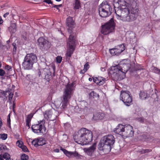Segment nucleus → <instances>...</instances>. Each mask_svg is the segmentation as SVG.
Instances as JSON below:
<instances>
[{
  "label": "nucleus",
  "instance_id": "6ab92c4d",
  "mask_svg": "<svg viewBox=\"0 0 160 160\" xmlns=\"http://www.w3.org/2000/svg\"><path fill=\"white\" fill-rule=\"evenodd\" d=\"M106 79L102 77H95L93 78V82L99 85H102L104 84Z\"/></svg>",
  "mask_w": 160,
  "mask_h": 160
},
{
  "label": "nucleus",
  "instance_id": "c9c22d12",
  "mask_svg": "<svg viewBox=\"0 0 160 160\" xmlns=\"http://www.w3.org/2000/svg\"><path fill=\"white\" fill-rule=\"evenodd\" d=\"M7 138V135L6 134L3 133L0 134V138L5 140Z\"/></svg>",
  "mask_w": 160,
  "mask_h": 160
},
{
  "label": "nucleus",
  "instance_id": "0e129e2a",
  "mask_svg": "<svg viewBox=\"0 0 160 160\" xmlns=\"http://www.w3.org/2000/svg\"><path fill=\"white\" fill-rule=\"evenodd\" d=\"M15 103L13 102V109L14 108V107L15 106Z\"/></svg>",
  "mask_w": 160,
  "mask_h": 160
},
{
  "label": "nucleus",
  "instance_id": "bf43d9fd",
  "mask_svg": "<svg viewBox=\"0 0 160 160\" xmlns=\"http://www.w3.org/2000/svg\"><path fill=\"white\" fill-rule=\"evenodd\" d=\"M3 22V20L2 19V18L0 17V24H1Z\"/></svg>",
  "mask_w": 160,
  "mask_h": 160
},
{
  "label": "nucleus",
  "instance_id": "603ef678",
  "mask_svg": "<svg viewBox=\"0 0 160 160\" xmlns=\"http://www.w3.org/2000/svg\"><path fill=\"white\" fill-rule=\"evenodd\" d=\"M26 126H27L29 128H30V123L31 122L26 121Z\"/></svg>",
  "mask_w": 160,
  "mask_h": 160
},
{
  "label": "nucleus",
  "instance_id": "8fccbe9b",
  "mask_svg": "<svg viewBox=\"0 0 160 160\" xmlns=\"http://www.w3.org/2000/svg\"><path fill=\"white\" fill-rule=\"evenodd\" d=\"M154 71L158 73L160 72V70L159 69H158L156 68H154Z\"/></svg>",
  "mask_w": 160,
  "mask_h": 160
},
{
  "label": "nucleus",
  "instance_id": "f704fd0d",
  "mask_svg": "<svg viewBox=\"0 0 160 160\" xmlns=\"http://www.w3.org/2000/svg\"><path fill=\"white\" fill-rule=\"evenodd\" d=\"M28 156L25 154L22 155L21 157V160H28Z\"/></svg>",
  "mask_w": 160,
  "mask_h": 160
},
{
  "label": "nucleus",
  "instance_id": "a878e982",
  "mask_svg": "<svg viewBox=\"0 0 160 160\" xmlns=\"http://www.w3.org/2000/svg\"><path fill=\"white\" fill-rule=\"evenodd\" d=\"M8 30L11 33H14L16 31V24L12 23L9 27Z\"/></svg>",
  "mask_w": 160,
  "mask_h": 160
},
{
  "label": "nucleus",
  "instance_id": "69168bd1",
  "mask_svg": "<svg viewBox=\"0 0 160 160\" xmlns=\"http://www.w3.org/2000/svg\"><path fill=\"white\" fill-rule=\"evenodd\" d=\"M58 8H59V7H62V4H60V5H58Z\"/></svg>",
  "mask_w": 160,
  "mask_h": 160
},
{
  "label": "nucleus",
  "instance_id": "e2e57ef3",
  "mask_svg": "<svg viewBox=\"0 0 160 160\" xmlns=\"http://www.w3.org/2000/svg\"><path fill=\"white\" fill-rule=\"evenodd\" d=\"M3 47V46L2 45L1 42H0V48H2Z\"/></svg>",
  "mask_w": 160,
  "mask_h": 160
},
{
  "label": "nucleus",
  "instance_id": "9b49d317",
  "mask_svg": "<svg viewBox=\"0 0 160 160\" xmlns=\"http://www.w3.org/2000/svg\"><path fill=\"white\" fill-rule=\"evenodd\" d=\"M58 114V112L54 109L48 110L43 113L44 118L51 121H53L55 119Z\"/></svg>",
  "mask_w": 160,
  "mask_h": 160
},
{
  "label": "nucleus",
  "instance_id": "5701e85b",
  "mask_svg": "<svg viewBox=\"0 0 160 160\" xmlns=\"http://www.w3.org/2000/svg\"><path fill=\"white\" fill-rule=\"evenodd\" d=\"M42 73V74L45 75V78L46 80L48 81L50 78H51V73L49 70L46 68H44Z\"/></svg>",
  "mask_w": 160,
  "mask_h": 160
},
{
  "label": "nucleus",
  "instance_id": "a211bd4d",
  "mask_svg": "<svg viewBox=\"0 0 160 160\" xmlns=\"http://www.w3.org/2000/svg\"><path fill=\"white\" fill-rule=\"evenodd\" d=\"M99 13L100 16L103 18H106L110 15L112 12H109L105 10L102 9L101 8H98Z\"/></svg>",
  "mask_w": 160,
  "mask_h": 160
},
{
  "label": "nucleus",
  "instance_id": "ddd939ff",
  "mask_svg": "<svg viewBox=\"0 0 160 160\" xmlns=\"http://www.w3.org/2000/svg\"><path fill=\"white\" fill-rule=\"evenodd\" d=\"M119 65L112 66L111 67L110 73L113 76L118 78L120 75H122Z\"/></svg>",
  "mask_w": 160,
  "mask_h": 160
},
{
  "label": "nucleus",
  "instance_id": "4c0bfd02",
  "mask_svg": "<svg viewBox=\"0 0 160 160\" xmlns=\"http://www.w3.org/2000/svg\"><path fill=\"white\" fill-rule=\"evenodd\" d=\"M38 139H35L34 140H33L32 142V144L34 145L36 147H37L38 146Z\"/></svg>",
  "mask_w": 160,
  "mask_h": 160
},
{
  "label": "nucleus",
  "instance_id": "cd10ccee",
  "mask_svg": "<svg viewBox=\"0 0 160 160\" xmlns=\"http://www.w3.org/2000/svg\"><path fill=\"white\" fill-rule=\"evenodd\" d=\"M80 105L82 107V108L84 110L87 111L88 109V104L85 101H82L81 102Z\"/></svg>",
  "mask_w": 160,
  "mask_h": 160
},
{
  "label": "nucleus",
  "instance_id": "3c124183",
  "mask_svg": "<svg viewBox=\"0 0 160 160\" xmlns=\"http://www.w3.org/2000/svg\"><path fill=\"white\" fill-rule=\"evenodd\" d=\"M44 1L48 4H52V2L50 0H44Z\"/></svg>",
  "mask_w": 160,
  "mask_h": 160
},
{
  "label": "nucleus",
  "instance_id": "4468645a",
  "mask_svg": "<svg viewBox=\"0 0 160 160\" xmlns=\"http://www.w3.org/2000/svg\"><path fill=\"white\" fill-rule=\"evenodd\" d=\"M60 150H62L66 155L68 157H75L76 159H78L80 158L81 155H79L76 152H69L66 149L61 147Z\"/></svg>",
  "mask_w": 160,
  "mask_h": 160
},
{
  "label": "nucleus",
  "instance_id": "a18cd8bd",
  "mask_svg": "<svg viewBox=\"0 0 160 160\" xmlns=\"http://www.w3.org/2000/svg\"><path fill=\"white\" fill-rule=\"evenodd\" d=\"M89 68V65L88 64V62H87L84 65V69L85 70L87 71V70Z\"/></svg>",
  "mask_w": 160,
  "mask_h": 160
},
{
  "label": "nucleus",
  "instance_id": "c03bdc74",
  "mask_svg": "<svg viewBox=\"0 0 160 160\" xmlns=\"http://www.w3.org/2000/svg\"><path fill=\"white\" fill-rule=\"evenodd\" d=\"M12 46L13 47V53L14 54L16 53L17 49V47H16V44L15 43H13Z\"/></svg>",
  "mask_w": 160,
  "mask_h": 160
},
{
  "label": "nucleus",
  "instance_id": "f3484780",
  "mask_svg": "<svg viewBox=\"0 0 160 160\" xmlns=\"http://www.w3.org/2000/svg\"><path fill=\"white\" fill-rule=\"evenodd\" d=\"M126 126L122 124H118L115 128L114 132L122 137L123 133L124 132Z\"/></svg>",
  "mask_w": 160,
  "mask_h": 160
},
{
  "label": "nucleus",
  "instance_id": "ea45409f",
  "mask_svg": "<svg viewBox=\"0 0 160 160\" xmlns=\"http://www.w3.org/2000/svg\"><path fill=\"white\" fill-rule=\"evenodd\" d=\"M16 144V145L20 148H21L23 145V142L19 140L17 142Z\"/></svg>",
  "mask_w": 160,
  "mask_h": 160
},
{
  "label": "nucleus",
  "instance_id": "2eb2a0df",
  "mask_svg": "<svg viewBox=\"0 0 160 160\" xmlns=\"http://www.w3.org/2000/svg\"><path fill=\"white\" fill-rule=\"evenodd\" d=\"M66 24L67 26L69 28V29H68V32L70 34V32L69 33V31H71V32L72 33H73V35L74 36V33L72 32V30L70 29V28H73L75 23L73 19V18L72 17H69L68 18H67L66 19Z\"/></svg>",
  "mask_w": 160,
  "mask_h": 160
},
{
  "label": "nucleus",
  "instance_id": "338daca9",
  "mask_svg": "<svg viewBox=\"0 0 160 160\" xmlns=\"http://www.w3.org/2000/svg\"><path fill=\"white\" fill-rule=\"evenodd\" d=\"M88 80L89 81H92V78H89L88 79Z\"/></svg>",
  "mask_w": 160,
  "mask_h": 160
},
{
  "label": "nucleus",
  "instance_id": "49530a36",
  "mask_svg": "<svg viewBox=\"0 0 160 160\" xmlns=\"http://www.w3.org/2000/svg\"><path fill=\"white\" fill-rule=\"evenodd\" d=\"M142 69V68H141V66L140 65H138L135 67V69L136 71Z\"/></svg>",
  "mask_w": 160,
  "mask_h": 160
},
{
  "label": "nucleus",
  "instance_id": "6e6d98bb",
  "mask_svg": "<svg viewBox=\"0 0 160 160\" xmlns=\"http://www.w3.org/2000/svg\"><path fill=\"white\" fill-rule=\"evenodd\" d=\"M105 70H106V69H105V68L101 67V70L102 71L104 72L105 71Z\"/></svg>",
  "mask_w": 160,
  "mask_h": 160
},
{
  "label": "nucleus",
  "instance_id": "6e6552de",
  "mask_svg": "<svg viewBox=\"0 0 160 160\" xmlns=\"http://www.w3.org/2000/svg\"><path fill=\"white\" fill-rule=\"evenodd\" d=\"M71 31H69L70 32V35L68 39V46L69 48L67 49V53L66 54L67 57L70 58L73 53L75 48V37L72 34L73 33L71 32Z\"/></svg>",
  "mask_w": 160,
  "mask_h": 160
},
{
  "label": "nucleus",
  "instance_id": "680f3d73",
  "mask_svg": "<svg viewBox=\"0 0 160 160\" xmlns=\"http://www.w3.org/2000/svg\"><path fill=\"white\" fill-rule=\"evenodd\" d=\"M38 75L39 76H40L41 74V72L39 70H38Z\"/></svg>",
  "mask_w": 160,
  "mask_h": 160
},
{
  "label": "nucleus",
  "instance_id": "58836bf2",
  "mask_svg": "<svg viewBox=\"0 0 160 160\" xmlns=\"http://www.w3.org/2000/svg\"><path fill=\"white\" fill-rule=\"evenodd\" d=\"M9 94L8 95V100L11 102L12 99V98L13 96V92H9V93H8Z\"/></svg>",
  "mask_w": 160,
  "mask_h": 160
},
{
  "label": "nucleus",
  "instance_id": "1a4fd4ad",
  "mask_svg": "<svg viewBox=\"0 0 160 160\" xmlns=\"http://www.w3.org/2000/svg\"><path fill=\"white\" fill-rule=\"evenodd\" d=\"M120 99L127 106H129L132 102V97L130 92L128 91L122 90L121 91Z\"/></svg>",
  "mask_w": 160,
  "mask_h": 160
},
{
  "label": "nucleus",
  "instance_id": "0eeeda50",
  "mask_svg": "<svg viewBox=\"0 0 160 160\" xmlns=\"http://www.w3.org/2000/svg\"><path fill=\"white\" fill-rule=\"evenodd\" d=\"M37 45L42 51H47L51 47V42L43 37L39 38L37 40Z\"/></svg>",
  "mask_w": 160,
  "mask_h": 160
},
{
  "label": "nucleus",
  "instance_id": "b1692460",
  "mask_svg": "<svg viewBox=\"0 0 160 160\" xmlns=\"http://www.w3.org/2000/svg\"><path fill=\"white\" fill-rule=\"evenodd\" d=\"M116 51V55H118L125 49V47L123 44L120 46L116 47L115 48Z\"/></svg>",
  "mask_w": 160,
  "mask_h": 160
},
{
  "label": "nucleus",
  "instance_id": "393cba45",
  "mask_svg": "<svg viewBox=\"0 0 160 160\" xmlns=\"http://www.w3.org/2000/svg\"><path fill=\"white\" fill-rule=\"evenodd\" d=\"M0 160H11L10 155L8 153H5L3 156L0 155Z\"/></svg>",
  "mask_w": 160,
  "mask_h": 160
},
{
  "label": "nucleus",
  "instance_id": "dca6fc26",
  "mask_svg": "<svg viewBox=\"0 0 160 160\" xmlns=\"http://www.w3.org/2000/svg\"><path fill=\"white\" fill-rule=\"evenodd\" d=\"M96 149V143H94L92 146L88 148L83 149L84 152L88 155L92 156Z\"/></svg>",
  "mask_w": 160,
  "mask_h": 160
},
{
  "label": "nucleus",
  "instance_id": "a19ab883",
  "mask_svg": "<svg viewBox=\"0 0 160 160\" xmlns=\"http://www.w3.org/2000/svg\"><path fill=\"white\" fill-rule=\"evenodd\" d=\"M62 58L61 56H58L56 58V60L58 63H60L62 61Z\"/></svg>",
  "mask_w": 160,
  "mask_h": 160
},
{
  "label": "nucleus",
  "instance_id": "412c9836",
  "mask_svg": "<svg viewBox=\"0 0 160 160\" xmlns=\"http://www.w3.org/2000/svg\"><path fill=\"white\" fill-rule=\"evenodd\" d=\"M99 8L108 11L112 12V9L111 6L108 4L107 2H103L99 6Z\"/></svg>",
  "mask_w": 160,
  "mask_h": 160
},
{
  "label": "nucleus",
  "instance_id": "9d476101",
  "mask_svg": "<svg viewBox=\"0 0 160 160\" xmlns=\"http://www.w3.org/2000/svg\"><path fill=\"white\" fill-rule=\"evenodd\" d=\"M38 123L32 125L31 128L35 133H43L45 132L46 128L44 126L45 121L43 119L38 122Z\"/></svg>",
  "mask_w": 160,
  "mask_h": 160
},
{
  "label": "nucleus",
  "instance_id": "423d86ee",
  "mask_svg": "<svg viewBox=\"0 0 160 160\" xmlns=\"http://www.w3.org/2000/svg\"><path fill=\"white\" fill-rule=\"evenodd\" d=\"M115 26L113 19L111 18L108 22L102 26L101 33L104 35H107L113 32L115 30Z\"/></svg>",
  "mask_w": 160,
  "mask_h": 160
},
{
  "label": "nucleus",
  "instance_id": "79ce46f5",
  "mask_svg": "<svg viewBox=\"0 0 160 160\" xmlns=\"http://www.w3.org/2000/svg\"><path fill=\"white\" fill-rule=\"evenodd\" d=\"M151 151V150L149 149H146L142 150L141 152L142 153H145Z\"/></svg>",
  "mask_w": 160,
  "mask_h": 160
},
{
  "label": "nucleus",
  "instance_id": "473e14b6",
  "mask_svg": "<svg viewBox=\"0 0 160 160\" xmlns=\"http://www.w3.org/2000/svg\"><path fill=\"white\" fill-rule=\"evenodd\" d=\"M33 116V114L31 113L28 115L26 119V121L31 122L32 118Z\"/></svg>",
  "mask_w": 160,
  "mask_h": 160
},
{
  "label": "nucleus",
  "instance_id": "2f4dec72",
  "mask_svg": "<svg viewBox=\"0 0 160 160\" xmlns=\"http://www.w3.org/2000/svg\"><path fill=\"white\" fill-rule=\"evenodd\" d=\"M118 2L121 6H125L126 5V2L124 0H119Z\"/></svg>",
  "mask_w": 160,
  "mask_h": 160
},
{
  "label": "nucleus",
  "instance_id": "c756f323",
  "mask_svg": "<svg viewBox=\"0 0 160 160\" xmlns=\"http://www.w3.org/2000/svg\"><path fill=\"white\" fill-rule=\"evenodd\" d=\"M147 97V93L144 91L140 92V97L142 99H145Z\"/></svg>",
  "mask_w": 160,
  "mask_h": 160
},
{
  "label": "nucleus",
  "instance_id": "37998d69",
  "mask_svg": "<svg viewBox=\"0 0 160 160\" xmlns=\"http://www.w3.org/2000/svg\"><path fill=\"white\" fill-rule=\"evenodd\" d=\"M21 148L22 149V150L24 152H27L28 151V149L27 147H26V146L24 145L22 146V147Z\"/></svg>",
  "mask_w": 160,
  "mask_h": 160
},
{
  "label": "nucleus",
  "instance_id": "864d4df0",
  "mask_svg": "<svg viewBox=\"0 0 160 160\" xmlns=\"http://www.w3.org/2000/svg\"><path fill=\"white\" fill-rule=\"evenodd\" d=\"M87 71L86 70H84V69H83V70H81L80 71V73H81V74H84L85 72H86Z\"/></svg>",
  "mask_w": 160,
  "mask_h": 160
},
{
  "label": "nucleus",
  "instance_id": "052dcab7",
  "mask_svg": "<svg viewBox=\"0 0 160 160\" xmlns=\"http://www.w3.org/2000/svg\"><path fill=\"white\" fill-rule=\"evenodd\" d=\"M52 8H58V5H53L52 7Z\"/></svg>",
  "mask_w": 160,
  "mask_h": 160
},
{
  "label": "nucleus",
  "instance_id": "aec40b11",
  "mask_svg": "<svg viewBox=\"0 0 160 160\" xmlns=\"http://www.w3.org/2000/svg\"><path fill=\"white\" fill-rule=\"evenodd\" d=\"M119 65V68L121 71V73L122 75H124L125 74V73L128 71L129 69V67L128 66V65L123 63V64H121Z\"/></svg>",
  "mask_w": 160,
  "mask_h": 160
},
{
  "label": "nucleus",
  "instance_id": "09e8293b",
  "mask_svg": "<svg viewBox=\"0 0 160 160\" xmlns=\"http://www.w3.org/2000/svg\"><path fill=\"white\" fill-rule=\"evenodd\" d=\"M5 68L8 71H11L12 70V68L11 67L8 65H7L5 66Z\"/></svg>",
  "mask_w": 160,
  "mask_h": 160
},
{
  "label": "nucleus",
  "instance_id": "de8ad7c7",
  "mask_svg": "<svg viewBox=\"0 0 160 160\" xmlns=\"http://www.w3.org/2000/svg\"><path fill=\"white\" fill-rule=\"evenodd\" d=\"M5 74V71L2 69H0V76H3Z\"/></svg>",
  "mask_w": 160,
  "mask_h": 160
},
{
  "label": "nucleus",
  "instance_id": "7ed1b4c3",
  "mask_svg": "<svg viewBox=\"0 0 160 160\" xmlns=\"http://www.w3.org/2000/svg\"><path fill=\"white\" fill-rule=\"evenodd\" d=\"M115 142V138L112 135L104 136L98 145V149L105 152H109L111 150V146Z\"/></svg>",
  "mask_w": 160,
  "mask_h": 160
},
{
  "label": "nucleus",
  "instance_id": "7c9ffc66",
  "mask_svg": "<svg viewBox=\"0 0 160 160\" xmlns=\"http://www.w3.org/2000/svg\"><path fill=\"white\" fill-rule=\"evenodd\" d=\"M74 8L75 9H77L80 7V4L79 0H75Z\"/></svg>",
  "mask_w": 160,
  "mask_h": 160
},
{
  "label": "nucleus",
  "instance_id": "774afa93",
  "mask_svg": "<svg viewBox=\"0 0 160 160\" xmlns=\"http://www.w3.org/2000/svg\"><path fill=\"white\" fill-rule=\"evenodd\" d=\"M2 122H1V121H0V127L2 126Z\"/></svg>",
  "mask_w": 160,
  "mask_h": 160
},
{
  "label": "nucleus",
  "instance_id": "f8f14e48",
  "mask_svg": "<svg viewBox=\"0 0 160 160\" xmlns=\"http://www.w3.org/2000/svg\"><path fill=\"white\" fill-rule=\"evenodd\" d=\"M133 131L132 127L130 125L126 126L124 132L123 133L122 137L127 138L133 136Z\"/></svg>",
  "mask_w": 160,
  "mask_h": 160
},
{
  "label": "nucleus",
  "instance_id": "4be33fe9",
  "mask_svg": "<svg viewBox=\"0 0 160 160\" xmlns=\"http://www.w3.org/2000/svg\"><path fill=\"white\" fill-rule=\"evenodd\" d=\"M104 117V114L102 112H96L94 113L92 118L94 120H97L102 119Z\"/></svg>",
  "mask_w": 160,
  "mask_h": 160
},
{
  "label": "nucleus",
  "instance_id": "13d9d810",
  "mask_svg": "<svg viewBox=\"0 0 160 160\" xmlns=\"http://www.w3.org/2000/svg\"><path fill=\"white\" fill-rule=\"evenodd\" d=\"M54 151L57 152H59V150L58 149H56L54 150Z\"/></svg>",
  "mask_w": 160,
  "mask_h": 160
},
{
  "label": "nucleus",
  "instance_id": "e433bc0d",
  "mask_svg": "<svg viewBox=\"0 0 160 160\" xmlns=\"http://www.w3.org/2000/svg\"><path fill=\"white\" fill-rule=\"evenodd\" d=\"M115 48H113L109 49L110 52L111 54L113 56L116 55V51Z\"/></svg>",
  "mask_w": 160,
  "mask_h": 160
},
{
  "label": "nucleus",
  "instance_id": "f03ea898",
  "mask_svg": "<svg viewBox=\"0 0 160 160\" xmlns=\"http://www.w3.org/2000/svg\"><path fill=\"white\" fill-rule=\"evenodd\" d=\"M92 132L86 128H82L75 133L73 138L75 142L81 144H88L92 140Z\"/></svg>",
  "mask_w": 160,
  "mask_h": 160
},
{
  "label": "nucleus",
  "instance_id": "39448f33",
  "mask_svg": "<svg viewBox=\"0 0 160 160\" xmlns=\"http://www.w3.org/2000/svg\"><path fill=\"white\" fill-rule=\"evenodd\" d=\"M36 55L33 53L27 54L24 58L22 65L24 69L30 70L32 69L33 65L37 62Z\"/></svg>",
  "mask_w": 160,
  "mask_h": 160
},
{
  "label": "nucleus",
  "instance_id": "5fc2aeb1",
  "mask_svg": "<svg viewBox=\"0 0 160 160\" xmlns=\"http://www.w3.org/2000/svg\"><path fill=\"white\" fill-rule=\"evenodd\" d=\"M7 123L9 124L10 123V117L7 119Z\"/></svg>",
  "mask_w": 160,
  "mask_h": 160
},
{
  "label": "nucleus",
  "instance_id": "c85d7f7f",
  "mask_svg": "<svg viewBox=\"0 0 160 160\" xmlns=\"http://www.w3.org/2000/svg\"><path fill=\"white\" fill-rule=\"evenodd\" d=\"M38 146H42L46 144V141L43 138H38Z\"/></svg>",
  "mask_w": 160,
  "mask_h": 160
},
{
  "label": "nucleus",
  "instance_id": "4d7b16f0",
  "mask_svg": "<svg viewBox=\"0 0 160 160\" xmlns=\"http://www.w3.org/2000/svg\"><path fill=\"white\" fill-rule=\"evenodd\" d=\"M9 14V13L8 12H7L6 13L4 14L3 15V17H4V18H5L6 17L7 15H8Z\"/></svg>",
  "mask_w": 160,
  "mask_h": 160
},
{
  "label": "nucleus",
  "instance_id": "bb28decb",
  "mask_svg": "<svg viewBox=\"0 0 160 160\" xmlns=\"http://www.w3.org/2000/svg\"><path fill=\"white\" fill-rule=\"evenodd\" d=\"M89 97L90 98H96L98 99L99 98V95L98 94L95 92L94 91H92L89 93Z\"/></svg>",
  "mask_w": 160,
  "mask_h": 160
},
{
  "label": "nucleus",
  "instance_id": "20e7f679",
  "mask_svg": "<svg viewBox=\"0 0 160 160\" xmlns=\"http://www.w3.org/2000/svg\"><path fill=\"white\" fill-rule=\"evenodd\" d=\"M74 84L73 83L68 84L63 89L62 96V107L65 108L69 104V101L73 93Z\"/></svg>",
  "mask_w": 160,
  "mask_h": 160
},
{
  "label": "nucleus",
  "instance_id": "f257e3e1",
  "mask_svg": "<svg viewBox=\"0 0 160 160\" xmlns=\"http://www.w3.org/2000/svg\"><path fill=\"white\" fill-rule=\"evenodd\" d=\"M116 18L123 21L130 22L134 21L138 16V13L134 9L124 8L115 9Z\"/></svg>",
  "mask_w": 160,
  "mask_h": 160
},
{
  "label": "nucleus",
  "instance_id": "72a5a7b5",
  "mask_svg": "<svg viewBox=\"0 0 160 160\" xmlns=\"http://www.w3.org/2000/svg\"><path fill=\"white\" fill-rule=\"evenodd\" d=\"M11 89L8 88L5 91H2L1 92V93L3 96H6V95H7V93H9V92H11Z\"/></svg>",
  "mask_w": 160,
  "mask_h": 160
}]
</instances>
